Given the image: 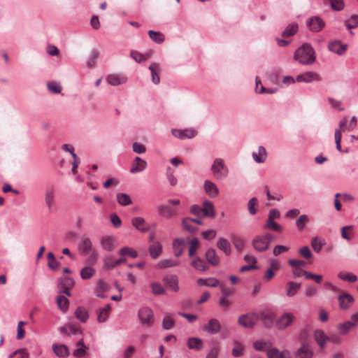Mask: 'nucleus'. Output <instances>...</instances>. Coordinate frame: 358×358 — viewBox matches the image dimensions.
<instances>
[{"label":"nucleus","mask_w":358,"mask_h":358,"mask_svg":"<svg viewBox=\"0 0 358 358\" xmlns=\"http://www.w3.org/2000/svg\"><path fill=\"white\" fill-rule=\"evenodd\" d=\"M273 240V236L270 234H266L263 236H257L252 240V246L254 249L259 252L266 250Z\"/></svg>","instance_id":"7ed1b4c3"},{"label":"nucleus","mask_w":358,"mask_h":358,"mask_svg":"<svg viewBox=\"0 0 358 358\" xmlns=\"http://www.w3.org/2000/svg\"><path fill=\"white\" fill-rule=\"evenodd\" d=\"M148 250L151 257L155 259L162 253V245L159 242H155L149 247Z\"/></svg>","instance_id":"4c0bfd02"},{"label":"nucleus","mask_w":358,"mask_h":358,"mask_svg":"<svg viewBox=\"0 0 358 358\" xmlns=\"http://www.w3.org/2000/svg\"><path fill=\"white\" fill-rule=\"evenodd\" d=\"M330 4L331 8L336 11L342 10L345 7L343 0H327Z\"/></svg>","instance_id":"0e129e2a"},{"label":"nucleus","mask_w":358,"mask_h":358,"mask_svg":"<svg viewBox=\"0 0 358 358\" xmlns=\"http://www.w3.org/2000/svg\"><path fill=\"white\" fill-rule=\"evenodd\" d=\"M338 277L341 280L348 282H355L357 280V276L350 272H340L338 274Z\"/></svg>","instance_id":"603ef678"},{"label":"nucleus","mask_w":358,"mask_h":358,"mask_svg":"<svg viewBox=\"0 0 358 358\" xmlns=\"http://www.w3.org/2000/svg\"><path fill=\"white\" fill-rule=\"evenodd\" d=\"M131 224L137 230L141 232H146L148 230V227L145 223L144 218L142 217H135L131 220Z\"/></svg>","instance_id":"7c9ffc66"},{"label":"nucleus","mask_w":358,"mask_h":358,"mask_svg":"<svg viewBox=\"0 0 358 358\" xmlns=\"http://www.w3.org/2000/svg\"><path fill=\"white\" fill-rule=\"evenodd\" d=\"M210 171L216 180L226 178L229 173V169L222 158H215L210 166Z\"/></svg>","instance_id":"f03ea898"},{"label":"nucleus","mask_w":358,"mask_h":358,"mask_svg":"<svg viewBox=\"0 0 358 358\" xmlns=\"http://www.w3.org/2000/svg\"><path fill=\"white\" fill-rule=\"evenodd\" d=\"M257 204H258V201H257V199L255 197H252V199H250L248 201V209L249 213L251 215H253L257 213V210L256 208V206H257Z\"/></svg>","instance_id":"774afa93"},{"label":"nucleus","mask_w":358,"mask_h":358,"mask_svg":"<svg viewBox=\"0 0 358 358\" xmlns=\"http://www.w3.org/2000/svg\"><path fill=\"white\" fill-rule=\"evenodd\" d=\"M203 188L205 192L210 196V198L216 197L219 193V189L217 185L212 182L211 180H206L203 183Z\"/></svg>","instance_id":"2eb2a0df"},{"label":"nucleus","mask_w":358,"mask_h":358,"mask_svg":"<svg viewBox=\"0 0 358 358\" xmlns=\"http://www.w3.org/2000/svg\"><path fill=\"white\" fill-rule=\"evenodd\" d=\"M259 320V316L256 313H248L239 317L238 322L245 328L252 327Z\"/></svg>","instance_id":"0eeeda50"},{"label":"nucleus","mask_w":358,"mask_h":358,"mask_svg":"<svg viewBox=\"0 0 358 358\" xmlns=\"http://www.w3.org/2000/svg\"><path fill=\"white\" fill-rule=\"evenodd\" d=\"M231 241L237 251L241 252L244 249L245 241L243 238L236 236H233L231 237Z\"/></svg>","instance_id":"e2e57ef3"},{"label":"nucleus","mask_w":358,"mask_h":358,"mask_svg":"<svg viewBox=\"0 0 358 358\" xmlns=\"http://www.w3.org/2000/svg\"><path fill=\"white\" fill-rule=\"evenodd\" d=\"M256 92L259 94H274L276 92L275 89H266L265 88L263 85L261 83L260 80H258L256 78V87H255Z\"/></svg>","instance_id":"4d7b16f0"},{"label":"nucleus","mask_w":358,"mask_h":358,"mask_svg":"<svg viewBox=\"0 0 358 358\" xmlns=\"http://www.w3.org/2000/svg\"><path fill=\"white\" fill-rule=\"evenodd\" d=\"M75 316L81 322H86L89 318L87 311L83 307H78L75 311Z\"/></svg>","instance_id":"3c124183"},{"label":"nucleus","mask_w":358,"mask_h":358,"mask_svg":"<svg viewBox=\"0 0 358 358\" xmlns=\"http://www.w3.org/2000/svg\"><path fill=\"white\" fill-rule=\"evenodd\" d=\"M187 345L190 350L196 351L201 350L203 347V343L201 339L196 337L189 338L187 340Z\"/></svg>","instance_id":"e433bc0d"},{"label":"nucleus","mask_w":358,"mask_h":358,"mask_svg":"<svg viewBox=\"0 0 358 358\" xmlns=\"http://www.w3.org/2000/svg\"><path fill=\"white\" fill-rule=\"evenodd\" d=\"M96 273V270L92 266H85L80 270V277L83 280L92 278Z\"/></svg>","instance_id":"c03bdc74"},{"label":"nucleus","mask_w":358,"mask_h":358,"mask_svg":"<svg viewBox=\"0 0 358 358\" xmlns=\"http://www.w3.org/2000/svg\"><path fill=\"white\" fill-rule=\"evenodd\" d=\"M259 319L266 327L270 328L273 324L274 314L271 311H263L260 313Z\"/></svg>","instance_id":"b1692460"},{"label":"nucleus","mask_w":358,"mask_h":358,"mask_svg":"<svg viewBox=\"0 0 358 358\" xmlns=\"http://www.w3.org/2000/svg\"><path fill=\"white\" fill-rule=\"evenodd\" d=\"M116 238L113 236H103L100 238L101 248L106 251H112L116 247Z\"/></svg>","instance_id":"f8f14e48"},{"label":"nucleus","mask_w":358,"mask_h":358,"mask_svg":"<svg viewBox=\"0 0 358 358\" xmlns=\"http://www.w3.org/2000/svg\"><path fill=\"white\" fill-rule=\"evenodd\" d=\"M301 283L294 282L292 281L286 283V294L289 297H292L296 294L301 288Z\"/></svg>","instance_id":"473e14b6"},{"label":"nucleus","mask_w":358,"mask_h":358,"mask_svg":"<svg viewBox=\"0 0 358 358\" xmlns=\"http://www.w3.org/2000/svg\"><path fill=\"white\" fill-rule=\"evenodd\" d=\"M252 157L256 163L262 164L266 160L267 152L264 146L260 145L257 151L252 152Z\"/></svg>","instance_id":"f3484780"},{"label":"nucleus","mask_w":358,"mask_h":358,"mask_svg":"<svg viewBox=\"0 0 358 358\" xmlns=\"http://www.w3.org/2000/svg\"><path fill=\"white\" fill-rule=\"evenodd\" d=\"M268 358H290L289 352L287 350L280 351L276 348H273L267 351Z\"/></svg>","instance_id":"393cba45"},{"label":"nucleus","mask_w":358,"mask_h":358,"mask_svg":"<svg viewBox=\"0 0 358 358\" xmlns=\"http://www.w3.org/2000/svg\"><path fill=\"white\" fill-rule=\"evenodd\" d=\"M205 257L207 262L213 266H216L220 264V257L216 251L213 248H209L206 250Z\"/></svg>","instance_id":"412c9836"},{"label":"nucleus","mask_w":358,"mask_h":358,"mask_svg":"<svg viewBox=\"0 0 358 358\" xmlns=\"http://www.w3.org/2000/svg\"><path fill=\"white\" fill-rule=\"evenodd\" d=\"M197 283L207 287H215L219 285V280L215 278H209L206 279L200 278L197 280Z\"/></svg>","instance_id":"5fc2aeb1"},{"label":"nucleus","mask_w":358,"mask_h":358,"mask_svg":"<svg viewBox=\"0 0 358 358\" xmlns=\"http://www.w3.org/2000/svg\"><path fill=\"white\" fill-rule=\"evenodd\" d=\"M45 204L50 210L55 205V189L53 187H48L45 192Z\"/></svg>","instance_id":"2f4dec72"},{"label":"nucleus","mask_w":358,"mask_h":358,"mask_svg":"<svg viewBox=\"0 0 358 358\" xmlns=\"http://www.w3.org/2000/svg\"><path fill=\"white\" fill-rule=\"evenodd\" d=\"M234 348L232 349V355L235 357H241L243 355L245 346L238 341L234 342Z\"/></svg>","instance_id":"13d9d810"},{"label":"nucleus","mask_w":358,"mask_h":358,"mask_svg":"<svg viewBox=\"0 0 358 358\" xmlns=\"http://www.w3.org/2000/svg\"><path fill=\"white\" fill-rule=\"evenodd\" d=\"M29 353L26 349L21 348L11 353L9 358H29Z\"/></svg>","instance_id":"338daca9"},{"label":"nucleus","mask_w":358,"mask_h":358,"mask_svg":"<svg viewBox=\"0 0 358 358\" xmlns=\"http://www.w3.org/2000/svg\"><path fill=\"white\" fill-rule=\"evenodd\" d=\"M151 292L154 295H162L165 293V289L159 282H153L150 284Z\"/></svg>","instance_id":"052dcab7"},{"label":"nucleus","mask_w":358,"mask_h":358,"mask_svg":"<svg viewBox=\"0 0 358 358\" xmlns=\"http://www.w3.org/2000/svg\"><path fill=\"white\" fill-rule=\"evenodd\" d=\"M299 29L297 23L292 22L289 24L287 27L282 32V37H289L294 35Z\"/></svg>","instance_id":"37998d69"},{"label":"nucleus","mask_w":358,"mask_h":358,"mask_svg":"<svg viewBox=\"0 0 358 358\" xmlns=\"http://www.w3.org/2000/svg\"><path fill=\"white\" fill-rule=\"evenodd\" d=\"M182 226L188 232L195 234L198 231V228L192 225V222L189 217H185L182 220Z\"/></svg>","instance_id":"09e8293b"},{"label":"nucleus","mask_w":358,"mask_h":358,"mask_svg":"<svg viewBox=\"0 0 358 358\" xmlns=\"http://www.w3.org/2000/svg\"><path fill=\"white\" fill-rule=\"evenodd\" d=\"M185 241L183 238H176L173 241L174 255L177 257L182 255L184 251Z\"/></svg>","instance_id":"bb28decb"},{"label":"nucleus","mask_w":358,"mask_h":358,"mask_svg":"<svg viewBox=\"0 0 358 358\" xmlns=\"http://www.w3.org/2000/svg\"><path fill=\"white\" fill-rule=\"evenodd\" d=\"M52 350L55 355L61 358H65L70 354L68 347L63 344L53 343Z\"/></svg>","instance_id":"aec40b11"},{"label":"nucleus","mask_w":358,"mask_h":358,"mask_svg":"<svg viewBox=\"0 0 358 358\" xmlns=\"http://www.w3.org/2000/svg\"><path fill=\"white\" fill-rule=\"evenodd\" d=\"M106 80L111 86H117L124 84L127 81V78L123 74H109L106 76Z\"/></svg>","instance_id":"4468645a"},{"label":"nucleus","mask_w":358,"mask_h":358,"mask_svg":"<svg viewBox=\"0 0 358 358\" xmlns=\"http://www.w3.org/2000/svg\"><path fill=\"white\" fill-rule=\"evenodd\" d=\"M47 258L48 260V266L50 269L56 271L57 269L59 268V267L60 266V263L56 260L52 252L48 253Z\"/></svg>","instance_id":"6e6d98bb"},{"label":"nucleus","mask_w":358,"mask_h":358,"mask_svg":"<svg viewBox=\"0 0 358 358\" xmlns=\"http://www.w3.org/2000/svg\"><path fill=\"white\" fill-rule=\"evenodd\" d=\"M138 317L141 323L147 327H151L155 321L153 311L148 307L139 309Z\"/></svg>","instance_id":"20e7f679"},{"label":"nucleus","mask_w":358,"mask_h":358,"mask_svg":"<svg viewBox=\"0 0 358 358\" xmlns=\"http://www.w3.org/2000/svg\"><path fill=\"white\" fill-rule=\"evenodd\" d=\"M166 176L171 186H176L178 183V179L175 176L174 170L170 167H166Z\"/></svg>","instance_id":"bf43d9fd"},{"label":"nucleus","mask_w":358,"mask_h":358,"mask_svg":"<svg viewBox=\"0 0 358 358\" xmlns=\"http://www.w3.org/2000/svg\"><path fill=\"white\" fill-rule=\"evenodd\" d=\"M202 213L204 216L213 218L215 216V208L213 202L205 201L203 203Z\"/></svg>","instance_id":"cd10ccee"},{"label":"nucleus","mask_w":358,"mask_h":358,"mask_svg":"<svg viewBox=\"0 0 358 358\" xmlns=\"http://www.w3.org/2000/svg\"><path fill=\"white\" fill-rule=\"evenodd\" d=\"M163 282L170 291L178 292L179 291L178 278L176 275L171 274L163 278Z\"/></svg>","instance_id":"1a4fd4ad"},{"label":"nucleus","mask_w":358,"mask_h":358,"mask_svg":"<svg viewBox=\"0 0 358 358\" xmlns=\"http://www.w3.org/2000/svg\"><path fill=\"white\" fill-rule=\"evenodd\" d=\"M308 28L315 32L321 31L324 27V22L318 16L310 17L306 22Z\"/></svg>","instance_id":"9d476101"},{"label":"nucleus","mask_w":358,"mask_h":358,"mask_svg":"<svg viewBox=\"0 0 358 358\" xmlns=\"http://www.w3.org/2000/svg\"><path fill=\"white\" fill-rule=\"evenodd\" d=\"M313 352L308 344H303L295 352L296 358H311Z\"/></svg>","instance_id":"4be33fe9"},{"label":"nucleus","mask_w":358,"mask_h":358,"mask_svg":"<svg viewBox=\"0 0 358 358\" xmlns=\"http://www.w3.org/2000/svg\"><path fill=\"white\" fill-rule=\"evenodd\" d=\"M221 329V324L218 320L212 318L202 327V330L210 334H216Z\"/></svg>","instance_id":"9b49d317"},{"label":"nucleus","mask_w":358,"mask_h":358,"mask_svg":"<svg viewBox=\"0 0 358 358\" xmlns=\"http://www.w3.org/2000/svg\"><path fill=\"white\" fill-rule=\"evenodd\" d=\"M147 167V162L144 159L136 157L131 163V173H137L143 171Z\"/></svg>","instance_id":"dca6fc26"},{"label":"nucleus","mask_w":358,"mask_h":358,"mask_svg":"<svg viewBox=\"0 0 358 358\" xmlns=\"http://www.w3.org/2000/svg\"><path fill=\"white\" fill-rule=\"evenodd\" d=\"M148 35L155 43L158 44L162 43L165 40L164 35L159 31L150 30L148 31Z\"/></svg>","instance_id":"8fccbe9b"},{"label":"nucleus","mask_w":358,"mask_h":358,"mask_svg":"<svg viewBox=\"0 0 358 358\" xmlns=\"http://www.w3.org/2000/svg\"><path fill=\"white\" fill-rule=\"evenodd\" d=\"M294 59L301 64L310 65L315 60V50L310 45L305 43L295 50Z\"/></svg>","instance_id":"f257e3e1"},{"label":"nucleus","mask_w":358,"mask_h":358,"mask_svg":"<svg viewBox=\"0 0 358 358\" xmlns=\"http://www.w3.org/2000/svg\"><path fill=\"white\" fill-rule=\"evenodd\" d=\"M110 313V304L106 305L97 310V320L99 322H104L107 320Z\"/></svg>","instance_id":"c9c22d12"},{"label":"nucleus","mask_w":358,"mask_h":358,"mask_svg":"<svg viewBox=\"0 0 358 358\" xmlns=\"http://www.w3.org/2000/svg\"><path fill=\"white\" fill-rule=\"evenodd\" d=\"M355 326H356V322H352L348 321L340 324L338 326V329H339L341 334L345 335Z\"/></svg>","instance_id":"680f3d73"},{"label":"nucleus","mask_w":358,"mask_h":358,"mask_svg":"<svg viewBox=\"0 0 358 358\" xmlns=\"http://www.w3.org/2000/svg\"><path fill=\"white\" fill-rule=\"evenodd\" d=\"M59 331L60 333L66 334V335L75 334L78 331L80 334H82V331H80V327L77 324H71V323L65 324L64 326L60 327L59 329Z\"/></svg>","instance_id":"c85d7f7f"},{"label":"nucleus","mask_w":358,"mask_h":358,"mask_svg":"<svg viewBox=\"0 0 358 358\" xmlns=\"http://www.w3.org/2000/svg\"><path fill=\"white\" fill-rule=\"evenodd\" d=\"M325 244L326 241L321 237L315 236L311 239V246L316 253H320Z\"/></svg>","instance_id":"ea45409f"},{"label":"nucleus","mask_w":358,"mask_h":358,"mask_svg":"<svg viewBox=\"0 0 358 358\" xmlns=\"http://www.w3.org/2000/svg\"><path fill=\"white\" fill-rule=\"evenodd\" d=\"M348 45L341 43L340 41H333L329 42L328 48L329 51L337 54L338 55H343L347 50Z\"/></svg>","instance_id":"ddd939ff"},{"label":"nucleus","mask_w":358,"mask_h":358,"mask_svg":"<svg viewBox=\"0 0 358 358\" xmlns=\"http://www.w3.org/2000/svg\"><path fill=\"white\" fill-rule=\"evenodd\" d=\"M296 80L299 83H309L313 81H320L321 78L320 76L316 72L306 71L299 74L296 78Z\"/></svg>","instance_id":"6e6552de"},{"label":"nucleus","mask_w":358,"mask_h":358,"mask_svg":"<svg viewBox=\"0 0 358 358\" xmlns=\"http://www.w3.org/2000/svg\"><path fill=\"white\" fill-rule=\"evenodd\" d=\"M47 89L52 94H59L62 90V87L59 82L49 81L47 83Z\"/></svg>","instance_id":"a18cd8bd"},{"label":"nucleus","mask_w":358,"mask_h":358,"mask_svg":"<svg viewBox=\"0 0 358 358\" xmlns=\"http://www.w3.org/2000/svg\"><path fill=\"white\" fill-rule=\"evenodd\" d=\"M295 316L292 313H284L280 315L275 321V327L278 329L283 330L292 324Z\"/></svg>","instance_id":"39448f33"},{"label":"nucleus","mask_w":358,"mask_h":358,"mask_svg":"<svg viewBox=\"0 0 358 358\" xmlns=\"http://www.w3.org/2000/svg\"><path fill=\"white\" fill-rule=\"evenodd\" d=\"M314 338L321 348L326 346L327 342L329 340V338L325 335L324 332L320 329L315 331Z\"/></svg>","instance_id":"72a5a7b5"},{"label":"nucleus","mask_w":358,"mask_h":358,"mask_svg":"<svg viewBox=\"0 0 358 358\" xmlns=\"http://www.w3.org/2000/svg\"><path fill=\"white\" fill-rule=\"evenodd\" d=\"M309 220L306 215H301L296 220V225L299 231H303Z\"/></svg>","instance_id":"69168bd1"},{"label":"nucleus","mask_w":358,"mask_h":358,"mask_svg":"<svg viewBox=\"0 0 358 358\" xmlns=\"http://www.w3.org/2000/svg\"><path fill=\"white\" fill-rule=\"evenodd\" d=\"M339 307L345 310L352 306L354 303V298L349 294L344 293L338 296Z\"/></svg>","instance_id":"a211bd4d"},{"label":"nucleus","mask_w":358,"mask_h":358,"mask_svg":"<svg viewBox=\"0 0 358 358\" xmlns=\"http://www.w3.org/2000/svg\"><path fill=\"white\" fill-rule=\"evenodd\" d=\"M119 255L121 257L128 256L133 259H135L138 257V252H136V250H135L132 248L127 247V246L122 248L119 250Z\"/></svg>","instance_id":"49530a36"},{"label":"nucleus","mask_w":358,"mask_h":358,"mask_svg":"<svg viewBox=\"0 0 358 358\" xmlns=\"http://www.w3.org/2000/svg\"><path fill=\"white\" fill-rule=\"evenodd\" d=\"M78 248L83 255H89L92 248V241L88 238L82 239L79 243Z\"/></svg>","instance_id":"c756f323"},{"label":"nucleus","mask_w":358,"mask_h":358,"mask_svg":"<svg viewBox=\"0 0 358 358\" xmlns=\"http://www.w3.org/2000/svg\"><path fill=\"white\" fill-rule=\"evenodd\" d=\"M179 265V262L172 259H164L159 261L156 265L158 268L175 267Z\"/></svg>","instance_id":"79ce46f5"},{"label":"nucleus","mask_w":358,"mask_h":358,"mask_svg":"<svg viewBox=\"0 0 358 358\" xmlns=\"http://www.w3.org/2000/svg\"><path fill=\"white\" fill-rule=\"evenodd\" d=\"M149 70L151 72L152 81L155 85H157L160 83V78L159 76V72L160 66L158 64L153 62L149 66Z\"/></svg>","instance_id":"f704fd0d"},{"label":"nucleus","mask_w":358,"mask_h":358,"mask_svg":"<svg viewBox=\"0 0 358 358\" xmlns=\"http://www.w3.org/2000/svg\"><path fill=\"white\" fill-rule=\"evenodd\" d=\"M87 350H89V347L84 344L83 339L81 338L76 343V349L73 355L77 358L83 357L87 354Z\"/></svg>","instance_id":"a878e982"},{"label":"nucleus","mask_w":358,"mask_h":358,"mask_svg":"<svg viewBox=\"0 0 358 358\" xmlns=\"http://www.w3.org/2000/svg\"><path fill=\"white\" fill-rule=\"evenodd\" d=\"M171 134L174 137L180 140L192 139L197 135V131L194 129H172Z\"/></svg>","instance_id":"423d86ee"},{"label":"nucleus","mask_w":358,"mask_h":358,"mask_svg":"<svg viewBox=\"0 0 358 358\" xmlns=\"http://www.w3.org/2000/svg\"><path fill=\"white\" fill-rule=\"evenodd\" d=\"M272 346V343L269 340H259L253 343L254 348L257 351L268 350Z\"/></svg>","instance_id":"58836bf2"},{"label":"nucleus","mask_w":358,"mask_h":358,"mask_svg":"<svg viewBox=\"0 0 358 358\" xmlns=\"http://www.w3.org/2000/svg\"><path fill=\"white\" fill-rule=\"evenodd\" d=\"M217 248L224 252L226 255H229L231 252L229 241L224 238H220L217 243Z\"/></svg>","instance_id":"a19ab883"},{"label":"nucleus","mask_w":358,"mask_h":358,"mask_svg":"<svg viewBox=\"0 0 358 358\" xmlns=\"http://www.w3.org/2000/svg\"><path fill=\"white\" fill-rule=\"evenodd\" d=\"M157 211L162 216L166 217H172L177 215V211L173 209L169 204H161L157 206Z\"/></svg>","instance_id":"6ab92c4d"},{"label":"nucleus","mask_w":358,"mask_h":358,"mask_svg":"<svg viewBox=\"0 0 358 358\" xmlns=\"http://www.w3.org/2000/svg\"><path fill=\"white\" fill-rule=\"evenodd\" d=\"M117 201L121 206H128L132 203L130 196L125 193H117Z\"/></svg>","instance_id":"864d4df0"},{"label":"nucleus","mask_w":358,"mask_h":358,"mask_svg":"<svg viewBox=\"0 0 358 358\" xmlns=\"http://www.w3.org/2000/svg\"><path fill=\"white\" fill-rule=\"evenodd\" d=\"M191 266L200 272L206 271L208 266L206 262L199 257H194L191 261Z\"/></svg>","instance_id":"5701e85b"},{"label":"nucleus","mask_w":358,"mask_h":358,"mask_svg":"<svg viewBox=\"0 0 358 358\" xmlns=\"http://www.w3.org/2000/svg\"><path fill=\"white\" fill-rule=\"evenodd\" d=\"M69 301L64 295H59L57 298V305L58 308L62 311L66 312L69 308Z\"/></svg>","instance_id":"de8ad7c7"}]
</instances>
